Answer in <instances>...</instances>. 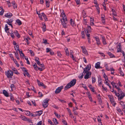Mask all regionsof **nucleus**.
I'll return each instance as SVG.
<instances>
[{
	"mask_svg": "<svg viewBox=\"0 0 125 125\" xmlns=\"http://www.w3.org/2000/svg\"><path fill=\"white\" fill-rule=\"evenodd\" d=\"M5 73L8 78H12V76L13 75V73L11 70H9L7 71H6Z\"/></svg>",
	"mask_w": 125,
	"mask_h": 125,
	"instance_id": "nucleus-1",
	"label": "nucleus"
},
{
	"mask_svg": "<svg viewBox=\"0 0 125 125\" xmlns=\"http://www.w3.org/2000/svg\"><path fill=\"white\" fill-rule=\"evenodd\" d=\"M108 97L110 99V100L111 104L113 106L115 107L116 104L115 101L114 97L111 95H109Z\"/></svg>",
	"mask_w": 125,
	"mask_h": 125,
	"instance_id": "nucleus-2",
	"label": "nucleus"
},
{
	"mask_svg": "<svg viewBox=\"0 0 125 125\" xmlns=\"http://www.w3.org/2000/svg\"><path fill=\"white\" fill-rule=\"evenodd\" d=\"M49 101V100H47V99H45L43 101L42 105L43 107L46 108L47 107L48 105V102Z\"/></svg>",
	"mask_w": 125,
	"mask_h": 125,
	"instance_id": "nucleus-3",
	"label": "nucleus"
},
{
	"mask_svg": "<svg viewBox=\"0 0 125 125\" xmlns=\"http://www.w3.org/2000/svg\"><path fill=\"white\" fill-rule=\"evenodd\" d=\"M91 68V65L90 64L88 65L87 66L85 67L83 72V73H85L87 72V71H89L90 69Z\"/></svg>",
	"mask_w": 125,
	"mask_h": 125,
	"instance_id": "nucleus-4",
	"label": "nucleus"
},
{
	"mask_svg": "<svg viewBox=\"0 0 125 125\" xmlns=\"http://www.w3.org/2000/svg\"><path fill=\"white\" fill-rule=\"evenodd\" d=\"M63 88V86H62L58 87L55 91V93L58 94L59 93Z\"/></svg>",
	"mask_w": 125,
	"mask_h": 125,
	"instance_id": "nucleus-5",
	"label": "nucleus"
},
{
	"mask_svg": "<svg viewBox=\"0 0 125 125\" xmlns=\"http://www.w3.org/2000/svg\"><path fill=\"white\" fill-rule=\"evenodd\" d=\"M85 73H86V74L84 76V78L85 79H88L90 77L91 73V72L87 71Z\"/></svg>",
	"mask_w": 125,
	"mask_h": 125,
	"instance_id": "nucleus-6",
	"label": "nucleus"
},
{
	"mask_svg": "<svg viewBox=\"0 0 125 125\" xmlns=\"http://www.w3.org/2000/svg\"><path fill=\"white\" fill-rule=\"evenodd\" d=\"M37 81L38 83V84L40 86L43 87L44 88H45L46 86L44 85V84L40 82V81L38 80H37Z\"/></svg>",
	"mask_w": 125,
	"mask_h": 125,
	"instance_id": "nucleus-7",
	"label": "nucleus"
},
{
	"mask_svg": "<svg viewBox=\"0 0 125 125\" xmlns=\"http://www.w3.org/2000/svg\"><path fill=\"white\" fill-rule=\"evenodd\" d=\"M76 79H74L71 81L69 83L72 86H73L76 83Z\"/></svg>",
	"mask_w": 125,
	"mask_h": 125,
	"instance_id": "nucleus-8",
	"label": "nucleus"
},
{
	"mask_svg": "<svg viewBox=\"0 0 125 125\" xmlns=\"http://www.w3.org/2000/svg\"><path fill=\"white\" fill-rule=\"evenodd\" d=\"M12 16V14L11 13H8L5 15V16L9 18H10Z\"/></svg>",
	"mask_w": 125,
	"mask_h": 125,
	"instance_id": "nucleus-9",
	"label": "nucleus"
},
{
	"mask_svg": "<svg viewBox=\"0 0 125 125\" xmlns=\"http://www.w3.org/2000/svg\"><path fill=\"white\" fill-rule=\"evenodd\" d=\"M100 62H97L95 64V67L96 69L101 68H102L100 66Z\"/></svg>",
	"mask_w": 125,
	"mask_h": 125,
	"instance_id": "nucleus-10",
	"label": "nucleus"
},
{
	"mask_svg": "<svg viewBox=\"0 0 125 125\" xmlns=\"http://www.w3.org/2000/svg\"><path fill=\"white\" fill-rule=\"evenodd\" d=\"M3 93L4 96L6 97H8L9 96L8 93L6 91L4 90L3 91Z\"/></svg>",
	"mask_w": 125,
	"mask_h": 125,
	"instance_id": "nucleus-11",
	"label": "nucleus"
},
{
	"mask_svg": "<svg viewBox=\"0 0 125 125\" xmlns=\"http://www.w3.org/2000/svg\"><path fill=\"white\" fill-rule=\"evenodd\" d=\"M70 22L71 25L73 27L76 26L74 21H73L72 19H71L70 20Z\"/></svg>",
	"mask_w": 125,
	"mask_h": 125,
	"instance_id": "nucleus-12",
	"label": "nucleus"
},
{
	"mask_svg": "<svg viewBox=\"0 0 125 125\" xmlns=\"http://www.w3.org/2000/svg\"><path fill=\"white\" fill-rule=\"evenodd\" d=\"M121 48V44L120 43H119L118 45L117 52H120V51Z\"/></svg>",
	"mask_w": 125,
	"mask_h": 125,
	"instance_id": "nucleus-13",
	"label": "nucleus"
},
{
	"mask_svg": "<svg viewBox=\"0 0 125 125\" xmlns=\"http://www.w3.org/2000/svg\"><path fill=\"white\" fill-rule=\"evenodd\" d=\"M72 86L71 85V84L69 83H68L64 88V90H66L67 89L70 88Z\"/></svg>",
	"mask_w": 125,
	"mask_h": 125,
	"instance_id": "nucleus-14",
	"label": "nucleus"
},
{
	"mask_svg": "<svg viewBox=\"0 0 125 125\" xmlns=\"http://www.w3.org/2000/svg\"><path fill=\"white\" fill-rule=\"evenodd\" d=\"M42 113L43 111L42 110L36 112V116H40Z\"/></svg>",
	"mask_w": 125,
	"mask_h": 125,
	"instance_id": "nucleus-15",
	"label": "nucleus"
},
{
	"mask_svg": "<svg viewBox=\"0 0 125 125\" xmlns=\"http://www.w3.org/2000/svg\"><path fill=\"white\" fill-rule=\"evenodd\" d=\"M102 39V42L103 44L105 45L106 44V41L104 37L103 36L101 37Z\"/></svg>",
	"mask_w": 125,
	"mask_h": 125,
	"instance_id": "nucleus-16",
	"label": "nucleus"
},
{
	"mask_svg": "<svg viewBox=\"0 0 125 125\" xmlns=\"http://www.w3.org/2000/svg\"><path fill=\"white\" fill-rule=\"evenodd\" d=\"M16 23L19 26L21 25L22 23L21 21L19 19H18L16 20Z\"/></svg>",
	"mask_w": 125,
	"mask_h": 125,
	"instance_id": "nucleus-17",
	"label": "nucleus"
},
{
	"mask_svg": "<svg viewBox=\"0 0 125 125\" xmlns=\"http://www.w3.org/2000/svg\"><path fill=\"white\" fill-rule=\"evenodd\" d=\"M98 82L99 83L98 85L99 86H100L102 83V80L100 77V78L98 77Z\"/></svg>",
	"mask_w": 125,
	"mask_h": 125,
	"instance_id": "nucleus-18",
	"label": "nucleus"
},
{
	"mask_svg": "<svg viewBox=\"0 0 125 125\" xmlns=\"http://www.w3.org/2000/svg\"><path fill=\"white\" fill-rule=\"evenodd\" d=\"M67 20L66 18H62V19L60 20L62 24H63V23H64L65 22L67 21Z\"/></svg>",
	"mask_w": 125,
	"mask_h": 125,
	"instance_id": "nucleus-19",
	"label": "nucleus"
},
{
	"mask_svg": "<svg viewBox=\"0 0 125 125\" xmlns=\"http://www.w3.org/2000/svg\"><path fill=\"white\" fill-rule=\"evenodd\" d=\"M14 33L15 35L18 38H20V35L18 33L17 31H14Z\"/></svg>",
	"mask_w": 125,
	"mask_h": 125,
	"instance_id": "nucleus-20",
	"label": "nucleus"
},
{
	"mask_svg": "<svg viewBox=\"0 0 125 125\" xmlns=\"http://www.w3.org/2000/svg\"><path fill=\"white\" fill-rule=\"evenodd\" d=\"M73 114L74 115H78V113L77 112L75 108L74 107H73Z\"/></svg>",
	"mask_w": 125,
	"mask_h": 125,
	"instance_id": "nucleus-21",
	"label": "nucleus"
},
{
	"mask_svg": "<svg viewBox=\"0 0 125 125\" xmlns=\"http://www.w3.org/2000/svg\"><path fill=\"white\" fill-rule=\"evenodd\" d=\"M42 31L43 32L45 31L46 30V26L45 24H42Z\"/></svg>",
	"mask_w": 125,
	"mask_h": 125,
	"instance_id": "nucleus-22",
	"label": "nucleus"
},
{
	"mask_svg": "<svg viewBox=\"0 0 125 125\" xmlns=\"http://www.w3.org/2000/svg\"><path fill=\"white\" fill-rule=\"evenodd\" d=\"M95 38L97 44L98 45L100 44V42L99 38L98 37H95Z\"/></svg>",
	"mask_w": 125,
	"mask_h": 125,
	"instance_id": "nucleus-23",
	"label": "nucleus"
},
{
	"mask_svg": "<svg viewBox=\"0 0 125 125\" xmlns=\"http://www.w3.org/2000/svg\"><path fill=\"white\" fill-rule=\"evenodd\" d=\"M119 71L120 74L122 76H124V74L123 72L121 71V68L120 67L119 69Z\"/></svg>",
	"mask_w": 125,
	"mask_h": 125,
	"instance_id": "nucleus-24",
	"label": "nucleus"
},
{
	"mask_svg": "<svg viewBox=\"0 0 125 125\" xmlns=\"http://www.w3.org/2000/svg\"><path fill=\"white\" fill-rule=\"evenodd\" d=\"M108 54L109 55V56H110V58H115V56L112 54L110 52H109L108 53Z\"/></svg>",
	"mask_w": 125,
	"mask_h": 125,
	"instance_id": "nucleus-25",
	"label": "nucleus"
},
{
	"mask_svg": "<svg viewBox=\"0 0 125 125\" xmlns=\"http://www.w3.org/2000/svg\"><path fill=\"white\" fill-rule=\"evenodd\" d=\"M88 97L89 98V100L91 101L92 102L93 101V100L90 93H88Z\"/></svg>",
	"mask_w": 125,
	"mask_h": 125,
	"instance_id": "nucleus-26",
	"label": "nucleus"
},
{
	"mask_svg": "<svg viewBox=\"0 0 125 125\" xmlns=\"http://www.w3.org/2000/svg\"><path fill=\"white\" fill-rule=\"evenodd\" d=\"M21 118L24 121H26L27 120V118L23 115H21Z\"/></svg>",
	"mask_w": 125,
	"mask_h": 125,
	"instance_id": "nucleus-27",
	"label": "nucleus"
},
{
	"mask_svg": "<svg viewBox=\"0 0 125 125\" xmlns=\"http://www.w3.org/2000/svg\"><path fill=\"white\" fill-rule=\"evenodd\" d=\"M42 16L43 17L44 19H45V20L46 21L48 20L47 18L46 15L44 13H42Z\"/></svg>",
	"mask_w": 125,
	"mask_h": 125,
	"instance_id": "nucleus-28",
	"label": "nucleus"
},
{
	"mask_svg": "<svg viewBox=\"0 0 125 125\" xmlns=\"http://www.w3.org/2000/svg\"><path fill=\"white\" fill-rule=\"evenodd\" d=\"M125 96V94H123V95H120H120L119 98H118V100H120L122 99Z\"/></svg>",
	"mask_w": 125,
	"mask_h": 125,
	"instance_id": "nucleus-29",
	"label": "nucleus"
},
{
	"mask_svg": "<svg viewBox=\"0 0 125 125\" xmlns=\"http://www.w3.org/2000/svg\"><path fill=\"white\" fill-rule=\"evenodd\" d=\"M65 52L66 53V55L68 56L69 55V51L68 48H66V49L65 50Z\"/></svg>",
	"mask_w": 125,
	"mask_h": 125,
	"instance_id": "nucleus-30",
	"label": "nucleus"
},
{
	"mask_svg": "<svg viewBox=\"0 0 125 125\" xmlns=\"http://www.w3.org/2000/svg\"><path fill=\"white\" fill-rule=\"evenodd\" d=\"M13 20L12 19H8L7 21V23H12V22Z\"/></svg>",
	"mask_w": 125,
	"mask_h": 125,
	"instance_id": "nucleus-31",
	"label": "nucleus"
},
{
	"mask_svg": "<svg viewBox=\"0 0 125 125\" xmlns=\"http://www.w3.org/2000/svg\"><path fill=\"white\" fill-rule=\"evenodd\" d=\"M82 14L83 15V18L85 17H86V13L85 11L84 10H82Z\"/></svg>",
	"mask_w": 125,
	"mask_h": 125,
	"instance_id": "nucleus-32",
	"label": "nucleus"
},
{
	"mask_svg": "<svg viewBox=\"0 0 125 125\" xmlns=\"http://www.w3.org/2000/svg\"><path fill=\"white\" fill-rule=\"evenodd\" d=\"M53 121L55 125H56L58 124V123L57 121V120L56 119L53 118Z\"/></svg>",
	"mask_w": 125,
	"mask_h": 125,
	"instance_id": "nucleus-33",
	"label": "nucleus"
},
{
	"mask_svg": "<svg viewBox=\"0 0 125 125\" xmlns=\"http://www.w3.org/2000/svg\"><path fill=\"white\" fill-rule=\"evenodd\" d=\"M114 93L115 94V95L118 97V98L120 95L119 93V92L118 93H116V91H114Z\"/></svg>",
	"mask_w": 125,
	"mask_h": 125,
	"instance_id": "nucleus-34",
	"label": "nucleus"
},
{
	"mask_svg": "<svg viewBox=\"0 0 125 125\" xmlns=\"http://www.w3.org/2000/svg\"><path fill=\"white\" fill-rule=\"evenodd\" d=\"M62 121L63 123L64 124V125H67V122L65 121V120H64L63 119H62Z\"/></svg>",
	"mask_w": 125,
	"mask_h": 125,
	"instance_id": "nucleus-35",
	"label": "nucleus"
},
{
	"mask_svg": "<svg viewBox=\"0 0 125 125\" xmlns=\"http://www.w3.org/2000/svg\"><path fill=\"white\" fill-rule=\"evenodd\" d=\"M96 7L97 11L98 12V14H99L100 13V8L98 5H97V6H96Z\"/></svg>",
	"mask_w": 125,
	"mask_h": 125,
	"instance_id": "nucleus-36",
	"label": "nucleus"
},
{
	"mask_svg": "<svg viewBox=\"0 0 125 125\" xmlns=\"http://www.w3.org/2000/svg\"><path fill=\"white\" fill-rule=\"evenodd\" d=\"M57 56L59 57H61L62 55L61 52L59 51L57 52Z\"/></svg>",
	"mask_w": 125,
	"mask_h": 125,
	"instance_id": "nucleus-37",
	"label": "nucleus"
},
{
	"mask_svg": "<svg viewBox=\"0 0 125 125\" xmlns=\"http://www.w3.org/2000/svg\"><path fill=\"white\" fill-rule=\"evenodd\" d=\"M66 23H65V22L64 23H63V24L62 23V25L63 27L64 28H66L67 27L66 25Z\"/></svg>",
	"mask_w": 125,
	"mask_h": 125,
	"instance_id": "nucleus-38",
	"label": "nucleus"
},
{
	"mask_svg": "<svg viewBox=\"0 0 125 125\" xmlns=\"http://www.w3.org/2000/svg\"><path fill=\"white\" fill-rule=\"evenodd\" d=\"M31 54V55L32 56H34V55L33 52L31 50H29Z\"/></svg>",
	"mask_w": 125,
	"mask_h": 125,
	"instance_id": "nucleus-39",
	"label": "nucleus"
},
{
	"mask_svg": "<svg viewBox=\"0 0 125 125\" xmlns=\"http://www.w3.org/2000/svg\"><path fill=\"white\" fill-rule=\"evenodd\" d=\"M92 83H94L95 82L96 80L95 78V77L93 78V77H92Z\"/></svg>",
	"mask_w": 125,
	"mask_h": 125,
	"instance_id": "nucleus-40",
	"label": "nucleus"
},
{
	"mask_svg": "<svg viewBox=\"0 0 125 125\" xmlns=\"http://www.w3.org/2000/svg\"><path fill=\"white\" fill-rule=\"evenodd\" d=\"M104 77L105 79V81H106V80H108V78L107 76L104 73Z\"/></svg>",
	"mask_w": 125,
	"mask_h": 125,
	"instance_id": "nucleus-41",
	"label": "nucleus"
},
{
	"mask_svg": "<svg viewBox=\"0 0 125 125\" xmlns=\"http://www.w3.org/2000/svg\"><path fill=\"white\" fill-rule=\"evenodd\" d=\"M54 114L58 118H59L60 117V115H58L57 113L55 112H54Z\"/></svg>",
	"mask_w": 125,
	"mask_h": 125,
	"instance_id": "nucleus-42",
	"label": "nucleus"
},
{
	"mask_svg": "<svg viewBox=\"0 0 125 125\" xmlns=\"http://www.w3.org/2000/svg\"><path fill=\"white\" fill-rule=\"evenodd\" d=\"M46 6L47 7H49V3L50 2L48 1H46Z\"/></svg>",
	"mask_w": 125,
	"mask_h": 125,
	"instance_id": "nucleus-43",
	"label": "nucleus"
},
{
	"mask_svg": "<svg viewBox=\"0 0 125 125\" xmlns=\"http://www.w3.org/2000/svg\"><path fill=\"white\" fill-rule=\"evenodd\" d=\"M4 11V10H2L0 12V15L2 16L3 15Z\"/></svg>",
	"mask_w": 125,
	"mask_h": 125,
	"instance_id": "nucleus-44",
	"label": "nucleus"
},
{
	"mask_svg": "<svg viewBox=\"0 0 125 125\" xmlns=\"http://www.w3.org/2000/svg\"><path fill=\"white\" fill-rule=\"evenodd\" d=\"M38 94L39 95V97H42L43 96L42 94L40 92L38 93Z\"/></svg>",
	"mask_w": 125,
	"mask_h": 125,
	"instance_id": "nucleus-45",
	"label": "nucleus"
},
{
	"mask_svg": "<svg viewBox=\"0 0 125 125\" xmlns=\"http://www.w3.org/2000/svg\"><path fill=\"white\" fill-rule=\"evenodd\" d=\"M35 60L36 62L39 61V58L37 57H35Z\"/></svg>",
	"mask_w": 125,
	"mask_h": 125,
	"instance_id": "nucleus-46",
	"label": "nucleus"
},
{
	"mask_svg": "<svg viewBox=\"0 0 125 125\" xmlns=\"http://www.w3.org/2000/svg\"><path fill=\"white\" fill-rule=\"evenodd\" d=\"M46 52L47 53L50 52L51 51V49L49 48H47L46 49Z\"/></svg>",
	"mask_w": 125,
	"mask_h": 125,
	"instance_id": "nucleus-47",
	"label": "nucleus"
},
{
	"mask_svg": "<svg viewBox=\"0 0 125 125\" xmlns=\"http://www.w3.org/2000/svg\"><path fill=\"white\" fill-rule=\"evenodd\" d=\"M30 112L29 111H26V114L28 116H29L30 115Z\"/></svg>",
	"mask_w": 125,
	"mask_h": 125,
	"instance_id": "nucleus-48",
	"label": "nucleus"
},
{
	"mask_svg": "<svg viewBox=\"0 0 125 125\" xmlns=\"http://www.w3.org/2000/svg\"><path fill=\"white\" fill-rule=\"evenodd\" d=\"M29 116H30L32 117H35L36 116V114L34 115L33 114L31 113H30V115Z\"/></svg>",
	"mask_w": 125,
	"mask_h": 125,
	"instance_id": "nucleus-49",
	"label": "nucleus"
},
{
	"mask_svg": "<svg viewBox=\"0 0 125 125\" xmlns=\"http://www.w3.org/2000/svg\"><path fill=\"white\" fill-rule=\"evenodd\" d=\"M117 110L119 112H122V111L121 109L118 107L117 108Z\"/></svg>",
	"mask_w": 125,
	"mask_h": 125,
	"instance_id": "nucleus-50",
	"label": "nucleus"
},
{
	"mask_svg": "<svg viewBox=\"0 0 125 125\" xmlns=\"http://www.w3.org/2000/svg\"><path fill=\"white\" fill-rule=\"evenodd\" d=\"M48 122L51 125H54L52 123V121L50 120V119H49L48 120Z\"/></svg>",
	"mask_w": 125,
	"mask_h": 125,
	"instance_id": "nucleus-51",
	"label": "nucleus"
},
{
	"mask_svg": "<svg viewBox=\"0 0 125 125\" xmlns=\"http://www.w3.org/2000/svg\"><path fill=\"white\" fill-rule=\"evenodd\" d=\"M10 99L12 101H13L14 100V97L13 96L11 95L10 96Z\"/></svg>",
	"mask_w": 125,
	"mask_h": 125,
	"instance_id": "nucleus-52",
	"label": "nucleus"
},
{
	"mask_svg": "<svg viewBox=\"0 0 125 125\" xmlns=\"http://www.w3.org/2000/svg\"><path fill=\"white\" fill-rule=\"evenodd\" d=\"M85 73H83V72L82 73V75L80 76L79 77L80 78V79H82L83 77V76L84 75V74H85Z\"/></svg>",
	"mask_w": 125,
	"mask_h": 125,
	"instance_id": "nucleus-53",
	"label": "nucleus"
},
{
	"mask_svg": "<svg viewBox=\"0 0 125 125\" xmlns=\"http://www.w3.org/2000/svg\"><path fill=\"white\" fill-rule=\"evenodd\" d=\"M84 30L86 34H87V33H88L89 30H88L87 29H84Z\"/></svg>",
	"mask_w": 125,
	"mask_h": 125,
	"instance_id": "nucleus-54",
	"label": "nucleus"
},
{
	"mask_svg": "<svg viewBox=\"0 0 125 125\" xmlns=\"http://www.w3.org/2000/svg\"><path fill=\"white\" fill-rule=\"evenodd\" d=\"M20 55L21 56H22L23 57L25 56L23 53L22 52V51H21V52L20 53Z\"/></svg>",
	"mask_w": 125,
	"mask_h": 125,
	"instance_id": "nucleus-55",
	"label": "nucleus"
},
{
	"mask_svg": "<svg viewBox=\"0 0 125 125\" xmlns=\"http://www.w3.org/2000/svg\"><path fill=\"white\" fill-rule=\"evenodd\" d=\"M27 71H26L25 72V73L26 74V75H27V76L29 77L30 76V75H29V73H28Z\"/></svg>",
	"mask_w": 125,
	"mask_h": 125,
	"instance_id": "nucleus-56",
	"label": "nucleus"
},
{
	"mask_svg": "<svg viewBox=\"0 0 125 125\" xmlns=\"http://www.w3.org/2000/svg\"><path fill=\"white\" fill-rule=\"evenodd\" d=\"M101 16H102L101 17L102 20L105 19L104 18L105 17V15L104 14L103 15L102 14Z\"/></svg>",
	"mask_w": 125,
	"mask_h": 125,
	"instance_id": "nucleus-57",
	"label": "nucleus"
},
{
	"mask_svg": "<svg viewBox=\"0 0 125 125\" xmlns=\"http://www.w3.org/2000/svg\"><path fill=\"white\" fill-rule=\"evenodd\" d=\"M12 5L14 9L15 8L17 7V5L16 4H15V3H13V4Z\"/></svg>",
	"mask_w": 125,
	"mask_h": 125,
	"instance_id": "nucleus-58",
	"label": "nucleus"
},
{
	"mask_svg": "<svg viewBox=\"0 0 125 125\" xmlns=\"http://www.w3.org/2000/svg\"><path fill=\"white\" fill-rule=\"evenodd\" d=\"M116 89H117V90L118 91V92L119 93H120L122 91L121 90L120 88L119 87H118Z\"/></svg>",
	"mask_w": 125,
	"mask_h": 125,
	"instance_id": "nucleus-59",
	"label": "nucleus"
},
{
	"mask_svg": "<svg viewBox=\"0 0 125 125\" xmlns=\"http://www.w3.org/2000/svg\"><path fill=\"white\" fill-rule=\"evenodd\" d=\"M58 100L62 103H66V102L64 101V100H62L60 99H59Z\"/></svg>",
	"mask_w": 125,
	"mask_h": 125,
	"instance_id": "nucleus-60",
	"label": "nucleus"
},
{
	"mask_svg": "<svg viewBox=\"0 0 125 125\" xmlns=\"http://www.w3.org/2000/svg\"><path fill=\"white\" fill-rule=\"evenodd\" d=\"M47 42V40L43 39V42L44 43H46Z\"/></svg>",
	"mask_w": 125,
	"mask_h": 125,
	"instance_id": "nucleus-61",
	"label": "nucleus"
},
{
	"mask_svg": "<svg viewBox=\"0 0 125 125\" xmlns=\"http://www.w3.org/2000/svg\"><path fill=\"white\" fill-rule=\"evenodd\" d=\"M15 56L16 58L19 56V54L17 52H15Z\"/></svg>",
	"mask_w": 125,
	"mask_h": 125,
	"instance_id": "nucleus-62",
	"label": "nucleus"
},
{
	"mask_svg": "<svg viewBox=\"0 0 125 125\" xmlns=\"http://www.w3.org/2000/svg\"><path fill=\"white\" fill-rule=\"evenodd\" d=\"M10 87L11 89H12L14 88L15 87V86L14 84H11L10 86Z\"/></svg>",
	"mask_w": 125,
	"mask_h": 125,
	"instance_id": "nucleus-63",
	"label": "nucleus"
},
{
	"mask_svg": "<svg viewBox=\"0 0 125 125\" xmlns=\"http://www.w3.org/2000/svg\"><path fill=\"white\" fill-rule=\"evenodd\" d=\"M42 124V122L41 121H39L36 125H41Z\"/></svg>",
	"mask_w": 125,
	"mask_h": 125,
	"instance_id": "nucleus-64",
	"label": "nucleus"
}]
</instances>
